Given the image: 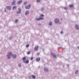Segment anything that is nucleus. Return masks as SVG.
Returning <instances> with one entry per match:
<instances>
[{"instance_id":"f257e3e1","label":"nucleus","mask_w":79,"mask_h":79,"mask_svg":"<svg viewBox=\"0 0 79 79\" xmlns=\"http://www.w3.org/2000/svg\"><path fill=\"white\" fill-rule=\"evenodd\" d=\"M11 56H12L13 59H15L16 58V55L15 54L13 55L12 52H10L8 53L7 55V57L9 59L11 58Z\"/></svg>"},{"instance_id":"f03ea898","label":"nucleus","mask_w":79,"mask_h":79,"mask_svg":"<svg viewBox=\"0 0 79 79\" xmlns=\"http://www.w3.org/2000/svg\"><path fill=\"white\" fill-rule=\"evenodd\" d=\"M55 23L56 24L57 23H58L60 21V20L58 18L55 19L54 20Z\"/></svg>"},{"instance_id":"7ed1b4c3","label":"nucleus","mask_w":79,"mask_h":79,"mask_svg":"<svg viewBox=\"0 0 79 79\" xmlns=\"http://www.w3.org/2000/svg\"><path fill=\"white\" fill-rule=\"evenodd\" d=\"M31 4H30L27 6L25 7V9H30L31 8Z\"/></svg>"},{"instance_id":"20e7f679","label":"nucleus","mask_w":79,"mask_h":79,"mask_svg":"<svg viewBox=\"0 0 79 79\" xmlns=\"http://www.w3.org/2000/svg\"><path fill=\"white\" fill-rule=\"evenodd\" d=\"M23 2V1L22 0H21L17 2V4L19 5H21V4Z\"/></svg>"},{"instance_id":"39448f33","label":"nucleus","mask_w":79,"mask_h":79,"mask_svg":"<svg viewBox=\"0 0 79 79\" xmlns=\"http://www.w3.org/2000/svg\"><path fill=\"white\" fill-rule=\"evenodd\" d=\"M29 10H27L25 13V15H29Z\"/></svg>"},{"instance_id":"423d86ee","label":"nucleus","mask_w":79,"mask_h":79,"mask_svg":"<svg viewBox=\"0 0 79 79\" xmlns=\"http://www.w3.org/2000/svg\"><path fill=\"white\" fill-rule=\"evenodd\" d=\"M75 28L76 29H77V30H79V26L77 25V24H75Z\"/></svg>"},{"instance_id":"0eeeda50","label":"nucleus","mask_w":79,"mask_h":79,"mask_svg":"<svg viewBox=\"0 0 79 79\" xmlns=\"http://www.w3.org/2000/svg\"><path fill=\"white\" fill-rule=\"evenodd\" d=\"M6 8L7 9V10H11V6H6Z\"/></svg>"},{"instance_id":"6e6552de","label":"nucleus","mask_w":79,"mask_h":79,"mask_svg":"<svg viewBox=\"0 0 79 79\" xmlns=\"http://www.w3.org/2000/svg\"><path fill=\"white\" fill-rule=\"evenodd\" d=\"M15 2H16V1L15 0H13L12 2V5H15Z\"/></svg>"},{"instance_id":"1a4fd4ad","label":"nucleus","mask_w":79,"mask_h":79,"mask_svg":"<svg viewBox=\"0 0 79 79\" xmlns=\"http://www.w3.org/2000/svg\"><path fill=\"white\" fill-rule=\"evenodd\" d=\"M44 69L45 71H46L47 72H48V69L44 67Z\"/></svg>"},{"instance_id":"9d476101","label":"nucleus","mask_w":79,"mask_h":79,"mask_svg":"<svg viewBox=\"0 0 79 79\" xmlns=\"http://www.w3.org/2000/svg\"><path fill=\"white\" fill-rule=\"evenodd\" d=\"M36 60L37 61H39L40 60V59L39 57L37 58L36 59Z\"/></svg>"},{"instance_id":"9b49d317","label":"nucleus","mask_w":79,"mask_h":79,"mask_svg":"<svg viewBox=\"0 0 79 79\" xmlns=\"http://www.w3.org/2000/svg\"><path fill=\"white\" fill-rule=\"evenodd\" d=\"M38 48H39V47H38V46H36L35 47V50H37V49H38Z\"/></svg>"},{"instance_id":"f8f14e48","label":"nucleus","mask_w":79,"mask_h":79,"mask_svg":"<svg viewBox=\"0 0 79 79\" xmlns=\"http://www.w3.org/2000/svg\"><path fill=\"white\" fill-rule=\"evenodd\" d=\"M39 18H40V20H43V19H44V18L42 17H39Z\"/></svg>"},{"instance_id":"ddd939ff","label":"nucleus","mask_w":79,"mask_h":79,"mask_svg":"<svg viewBox=\"0 0 79 79\" xmlns=\"http://www.w3.org/2000/svg\"><path fill=\"white\" fill-rule=\"evenodd\" d=\"M41 11H44V7H42L41 8Z\"/></svg>"},{"instance_id":"4468645a","label":"nucleus","mask_w":79,"mask_h":79,"mask_svg":"<svg viewBox=\"0 0 79 79\" xmlns=\"http://www.w3.org/2000/svg\"><path fill=\"white\" fill-rule=\"evenodd\" d=\"M52 24V21H50L49 23V26H51Z\"/></svg>"},{"instance_id":"2eb2a0df","label":"nucleus","mask_w":79,"mask_h":79,"mask_svg":"<svg viewBox=\"0 0 79 79\" xmlns=\"http://www.w3.org/2000/svg\"><path fill=\"white\" fill-rule=\"evenodd\" d=\"M25 63H26L27 64L29 63V60H26L25 61Z\"/></svg>"},{"instance_id":"dca6fc26","label":"nucleus","mask_w":79,"mask_h":79,"mask_svg":"<svg viewBox=\"0 0 79 79\" xmlns=\"http://www.w3.org/2000/svg\"><path fill=\"white\" fill-rule=\"evenodd\" d=\"M27 2H24L23 5H26V4H27Z\"/></svg>"},{"instance_id":"f3484780","label":"nucleus","mask_w":79,"mask_h":79,"mask_svg":"<svg viewBox=\"0 0 79 79\" xmlns=\"http://www.w3.org/2000/svg\"><path fill=\"white\" fill-rule=\"evenodd\" d=\"M18 66H19V67H22V65H21V64H19L18 65Z\"/></svg>"},{"instance_id":"a211bd4d","label":"nucleus","mask_w":79,"mask_h":79,"mask_svg":"<svg viewBox=\"0 0 79 79\" xmlns=\"http://www.w3.org/2000/svg\"><path fill=\"white\" fill-rule=\"evenodd\" d=\"M16 9V6H13V10H15V9Z\"/></svg>"},{"instance_id":"6ab92c4d","label":"nucleus","mask_w":79,"mask_h":79,"mask_svg":"<svg viewBox=\"0 0 79 79\" xmlns=\"http://www.w3.org/2000/svg\"><path fill=\"white\" fill-rule=\"evenodd\" d=\"M22 60H26V58L25 57H24L22 58Z\"/></svg>"},{"instance_id":"aec40b11","label":"nucleus","mask_w":79,"mask_h":79,"mask_svg":"<svg viewBox=\"0 0 79 79\" xmlns=\"http://www.w3.org/2000/svg\"><path fill=\"white\" fill-rule=\"evenodd\" d=\"M69 6L71 8H72V7H73V6H74L73 4H70L69 5Z\"/></svg>"},{"instance_id":"412c9836","label":"nucleus","mask_w":79,"mask_h":79,"mask_svg":"<svg viewBox=\"0 0 79 79\" xmlns=\"http://www.w3.org/2000/svg\"><path fill=\"white\" fill-rule=\"evenodd\" d=\"M35 20H36V21H40V19L39 17V18H36L35 19Z\"/></svg>"},{"instance_id":"4be33fe9","label":"nucleus","mask_w":79,"mask_h":79,"mask_svg":"<svg viewBox=\"0 0 79 79\" xmlns=\"http://www.w3.org/2000/svg\"><path fill=\"white\" fill-rule=\"evenodd\" d=\"M32 78H33V79H35V75H32Z\"/></svg>"},{"instance_id":"5701e85b","label":"nucleus","mask_w":79,"mask_h":79,"mask_svg":"<svg viewBox=\"0 0 79 79\" xmlns=\"http://www.w3.org/2000/svg\"><path fill=\"white\" fill-rule=\"evenodd\" d=\"M51 55H52V56H54L55 55V53L52 52H51Z\"/></svg>"},{"instance_id":"b1692460","label":"nucleus","mask_w":79,"mask_h":79,"mask_svg":"<svg viewBox=\"0 0 79 79\" xmlns=\"http://www.w3.org/2000/svg\"><path fill=\"white\" fill-rule=\"evenodd\" d=\"M18 19H15V22L16 23H18Z\"/></svg>"},{"instance_id":"393cba45","label":"nucleus","mask_w":79,"mask_h":79,"mask_svg":"<svg viewBox=\"0 0 79 79\" xmlns=\"http://www.w3.org/2000/svg\"><path fill=\"white\" fill-rule=\"evenodd\" d=\"M78 70H77L75 72V73L76 74H78Z\"/></svg>"},{"instance_id":"a878e982","label":"nucleus","mask_w":79,"mask_h":79,"mask_svg":"<svg viewBox=\"0 0 79 79\" xmlns=\"http://www.w3.org/2000/svg\"><path fill=\"white\" fill-rule=\"evenodd\" d=\"M17 14H20V13H21V11H18L17 12Z\"/></svg>"},{"instance_id":"bb28decb","label":"nucleus","mask_w":79,"mask_h":79,"mask_svg":"<svg viewBox=\"0 0 79 79\" xmlns=\"http://www.w3.org/2000/svg\"><path fill=\"white\" fill-rule=\"evenodd\" d=\"M29 47V45L27 44L26 45V47H27V48H28Z\"/></svg>"},{"instance_id":"cd10ccee","label":"nucleus","mask_w":79,"mask_h":79,"mask_svg":"<svg viewBox=\"0 0 79 79\" xmlns=\"http://www.w3.org/2000/svg\"><path fill=\"white\" fill-rule=\"evenodd\" d=\"M40 16H41V17H44V14H41L40 15Z\"/></svg>"},{"instance_id":"c85d7f7f","label":"nucleus","mask_w":79,"mask_h":79,"mask_svg":"<svg viewBox=\"0 0 79 79\" xmlns=\"http://www.w3.org/2000/svg\"><path fill=\"white\" fill-rule=\"evenodd\" d=\"M31 53V52H27V55H29Z\"/></svg>"},{"instance_id":"c756f323","label":"nucleus","mask_w":79,"mask_h":79,"mask_svg":"<svg viewBox=\"0 0 79 79\" xmlns=\"http://www.w3.org/2000/svg\"><path fill=\"white\" fill-rule=\"evenodd\" d=\"M54 56V58H56V56L54 54V56Z\"/></svg>"},{"instance_id":"7c9ffc66","label":"nucleus","mask_w":79,"mask_h":79,"mask_svg":"<svg viewBox=\"0 0 79 79\" xmlns=\"http://www.w3.org/2000/svg\"><path fill=\"white\" fill-rule=\"evenodd\" d=\"M13 38V36H10V39H12Z\"/></svg>"},{"instance_id":"2f4dec72","label":"nucleus","mask_w":79,"mask_h":79,"mask_svg":"<svg viewBox=\"0 0 79 79\" xmlns=\"http://www.w3.org/2000/svg\"><path fill=\"white\" fill-rule=\"evenodd\" d=\"M64 10H67L68 9V7H65L64 8Z\"/></svg>"},{"instance_id":"473e14b6","label":"nucleus","mask_w":79,"mask_h":79,"mask_svg":"<svg viewBox=\"0 0 79 79\" xmlns=\"http://www.w3.org/2000/svg\"><path fill=\"white\" fill-rule=\"evenodd\" d=\"M60 34H63V31H61L60 32Z\"/></svg>"},{"instance_id":"72a5a7b5","label":"nucleus","mask_w":79,"mask_h":79,"mask_svg":"<svg viewBox=\"0 0 79 79\" xmlns=\"http://www.w3.org/2000/svg\"><path fill=\"white\" fill-rule=\"evenodd\" d=\"M40 0H37V2H40Z\"/></svg>"},{"instance_id":"f704fd0d","label":"nucleus","mask_w":79,"mask_h":79,"mask_svg":"<svg viewBox=\"0 0 79 79\" xmlns=\"http://www.w3.org/2000/svg\"><path fill=\"white\" fill-rule=\"evenodd\" d=\"M18 10L19 11H21V9H20V8H19L18 9Z\"/></svg>"},{"instance_id":"c9c22d12","label":"nucleus","mask_w":79,"mask_h":79,"mask_svg":"<svg viewBox=\"0 0 79 79\" xmlns=\"http://www.w3.org/2000/svg\"><path fill=\"white\" fill-rule=\"evenodd\" d=\"M28 78H29V79H31V77L30 76H29V77H28Z\"/></svg>"},{"instance_id":"e433bc0d","label":"nucleus","mask_w":79,"mask_h":79,"mask_svg":"<svg viewBox=\"0 0 79 79\" xmlns=\"http://www.w3.org/2000/svg\"><path fill=\"white\" fill-rule=\"evenodd\" d=\"M37 55H40V53L39 52L37 53Z\"/></svg>"},{"instance_id":"4c0bfd02","label":"nucleus","mask_w":79,"mask_h":79,"mask_svg":"<svg viewBox=\"0 0 79 79\" xmlns=\"http://www.w3.org/2000/svg\"><path fill=\"white\" fill-rule=\"evenodd\" d=\"M31 60H33V57H31Z\"/></svg>"},{"instance_id":"58836bf2","label":"nucleus","mask_w":79,"mask_h":79,"mask_svg":"<svg viewBox=\"0 0 79 79\" xmlns=\"http://www.w3.org/2000/svg\"><path fill=\"white\" fill-rule=\"evenodd\" d=\"M5 11L6 12V9H5Z\"/></svg>"},{"instance_id":"ea45409f","label":"nucleus","mask_w":79,"mask_h":79,"mask_svg":"<svg viewBox=\"0 0 79 79\" xmlns=\"http://www.w3.org/2000/svg\"><path fill=\"white\" fill-rule=\"evenodd\" d=\"M23 63H25V61H24V60L23 61Z\"/></svg>"},{"instance_id":"a19ab883","label":"nucleus","mask_w":79,"mask_h":79,"mask_svg":"<svg viewBox=\"0 0 79 79\" xmlns=\"http://www.w3.org/2000/svg\"><path fill=\"white\" fill-rule=\"evenodd\" d=\"M78 49H79V46H78L77 47Z\"/></svg>"},{"instance_id":"79ce46f5","label":"nucleus","mask_w":79,"mask_h":79,"mask_svg":"<svg viewBox=\"0 0 79 79\" xmlns=\"http://www.w3.org/2000/svg\"><path fill=\"white\" fill-rule=\"evenodd\" d=\"M43 50H44V49H43Z\"/></svg>"},{"instance_id":"37998d69","label":"nucleus","mask_w":79,"mask_h":79,"mask_svg":"<svg viewBox=\"0 0 79 79\" xmlns=\"http://www.w3.org/2000/svg\"><path fill=\"white\" fill-rule=\"evenodd\" d=\"M68 66H69V65H68Z\"/></svg>"}]
</instances>
